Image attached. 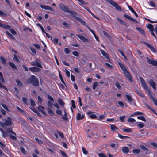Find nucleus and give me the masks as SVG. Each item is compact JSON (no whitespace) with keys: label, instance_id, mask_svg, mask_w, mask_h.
<instances>
[{"label":"nucleus","instance_id":"nucleus-1","mask_svg":"<svg viewBox=\"0 0 157 157\" xmlns=\"http://www.w3.org/2000/svg\"><path fill=\"white\" fill-rule=\"evenodd\" d=\"M28 84L31 83L33 85L37 86L39 84L38 78L35 75H32L30 78H29L26 81Z\"/></svg>","mask_w":157,"mask_h":157},{"label":"nucleus","instance_id":"nucleus-2","mask_svg":"<svg viewBox=\"0 0 157 157\" xmlns=\"http://www.w3.org/2000/svg\"><path fill=\"white\" fill-rule=\"evenodd\" d=\"M59 7L64 12H67L73 16L77 15V13L75 11L70 10L69 8L63 4H60L59 5Z\"/></svg>","mask_w":157,"mask_h":157},{"label":"nucleus","instance_id":"nucleus-3","mask_svg":"<svg viewBox=\"0 0 157 157\" xmlns=\"http://www.w3.org/2000/svg\"><path fill=\"white\" fill-rule=\"evenodd\" d=\"M7 120L2 119L0 122V125L3 127L4 126H10L12 125V118L8 117Z\"/></svg>","mask_w":157,"mask_h":157},{"label":"nucleus","instance_id":"nucleus-4","mask_svg":"<svg viewBox=\"0 0 157 157\" xmlns=\"http://www.w3.org/2000/svg\"><path fill=\"white\" fill-rule=\"evenodd\" d=\"M147 27L148 28L151 34L155 37L156 38V36L155 34L154 33V27L153 25L151 24H148L147 25Z\"/></svg>","mask_w":157,"mask_h":157},{"label":"nucleus","instance_id":"nucleus-5","mask_svg":"<svg viewBox=\"0 0 157 157\" xmlns=\"http://www.w3.org/2000/svg\"><path fill=\"white\" fill-rule=\"evenodd\" d=\"M109 2L111 5L113 6L116 9L119 11L121 10V7L116 3L112 0H109Z\"/></svg>","mask_w":157,"mask_h":157},{"label":"nucleus","instance_id":"nucleus-6","mask_svg":"<svg viewBox=\"0 0 157 157\" xmlns=\"http://www.w3.org/2000/svg\"><path fill=\"white\" fill-rule=\"evenodd\" d=\"M31 65L36 66L40 68H42L41 65V62L39 61H36L35 62H32L30 63Z\"/></svg>","mask_w":157,"mask_h":157},{"label":"nucleus","instance_id":"nucleus-7","mask_svg":"<svg viewBox=\"0 0 157 157\" xmlns=\"http://www.w3.org/2000/svg\"><path fill=\"white\" fill-rule=\"evenodd\" d=\"M146 59H147V62L148 63L151 64L153 66H157V62L156 61L149 59L147 57H146Z\"/></svg>","mask_w":157,"mask_h":157},{"label":"nucleus","instance_id":"nucleus-8","mask_svg":"<svg viewBox=\"0 0 157 157\" xmlns=\"http://www.w3.org/2000/svg\"><path fill=\"white\" fill-rule=\"evenodd\" d=\"M124 72L126 76L127 77V78H128V79L131 82H132V78L131 77V76L128 72V71L126 70L124 71Z\"/></svg>","mask_w":157,"mask_h":157},{"label":"nucleus","instance_id":"nucleus-9","mask_svg":"<svg viewBox=\"0 0 157 157\" xmlns=\"http://www.w3.org/2000/svg\"><path fill=\"white\" fill-rule=\"evenodd\" d=\"M76 35L82 41L84 42L88 41V40L85 38L83 36L79 34H76Z\"/></svg>","mask_w":157,"mask_h":157},{"label":"nucleus","instance_id":"nucleus-10","mask_svg":"<svg viewBox=\"0 0 157 157\" xmlns=\"http://www.w3.org/2000/svg\"><path fill=\"white\" fill-rule=\"evenodd\" d=\"M85 117L82 113H78L76 116V119L78 120L83 119Z\"/></svg>","mask_w":157,"mask_h":157},{"label":"nucleus","instance_id":"nucleus-11","mask_svg":"<svg viewBox=\"0 0 157 157\" xmlns=\"http://www.w3.org/2000/svg\"><path fill=\"white\" fill-rule=\"evenodd\" d=\"M29 70L32 72H38L41 70L40 69L36 67H30Z\"/></svg>","mask_w":157,"mask_h":157},{"label":"nucleus","instance_id":"nucleus-12","mask_svg":"<svg viewBox=\"0 0 157 157\" xmlns=\"http://www.w3.org/2000/svg\"><path fill=\"white\" fill-rule=\"evenodd\" d=\"M44 108H45L44 106L41 105H40L38 107V109L40 111H41L44 115L46 116L47 114L45 112L44 110Z\"/></svg>","mask_w":157,"mask_h":157},{"label":"nucleus","instance_id":"nucleus-13","mask_svg":"<svg viewBox=\"0 0 157 157\" xmlns=\"http://www.w3.org/2000/svg\"><path fill=\"white\" fill-rule=\"evenodd\" d=\"M40 6L41 8L45 10H48L51 11H53V9L49 6L43 5H40Z\"/></svg>","mask_w":157,"mask_h":157},{"label":"nucleus","instance_id":"nucleus-14","mask_svg":"<svg viewBox=\"0 0 157 157\" xmlns=\"http://www.w3.org/2000/svg\"><path fill=\"white\" fill-rule=\"evenodd\" d=\"M149 83L154 90L156 89L155 83L154 82L153 80L150 79L149 81Z\"/></svg>","mask_w":157,"mask_h":157},{"label":"nucleus","instance_id":"nucleus-15","mask_svg":"<svg viewBox=\"0 0 157 157\" xmlns=\"http://www.w3.org/2000/svg\"><path fill=\"white\" fill-rule=\"evenodd\" d=\"M100 51L102 54L107 59H109V57L108 53L105 52L104 50L101 49Z\"/></svg>","mask_w":157,"mask_h":157},{"label":"nucleus","instance_id":"nucleus-16","mask_svg":"<svg viewBox=\"0 0 157 157\" xmlns=\"http://www.w3.org/2000/svg\"><path fill=\"white\" fill-rule=\"evenodd\" d=\"M145 44L148 47V48L152 51L154 52L155 51L154 47L147 43L145 42Z\"/></svg>","mask_w":157,"mask_h":157},{"label":"nucleus","instance_id":"nucleus-17","mask_svg":"<svg viewBox=\"0 0 157 157\" xmlns=\"http://www.w3.org/2000/svg\"><path fill=\"white\" fill-rule=\"evenodd\" d=\"M124 17H125L126 18L128 19L129 20L132 21H133L135 22L137 21L135 19H134L132 18V17H130L128 15H126V14H124Z\"/></svg>","mask_w":157,"mask_h":157},{"label":"nucleus","instance_id":"nucleus-18","mask_svg":"<svg viewBox=\"0 0 157 157\" xmlns=\"http://www.w3.org/2000/svg\"><path fill=\"white\" fill-rule=\"evenodd\" d=\"M87 137L90 138L92 137L93 135H94L91 131L89 129L87 130Z\"/></svg>","mask_w":157,"mask_h":157},{"label":"nucleus","instance_id":"nucleus-19","mask_svg":"<svg viewBox=\"0 0 157 157\" xmlns=\"http://www.w3.org/2000/svg\"><path fill=\"white\" fill-rule=\"evenodd\" d=\"M52 108L49 107L47 109V111L48 114L51 116L54 115V113L51 109Z\"/></svg>","mask_w":157,"mask_h":157},{"label":"nucleus","instance_id":"nucleus-20","mask_svg":"<svg viewBox=\"0 0 157 157\" xmlns=\"http://www.w3.org/2000/svg\"><path fill=\"white\" fill-rule=\"evenodd\" d=\"M118 63L123 72L126 70V69L124 64H122L121 62H118Z\"/></svg>","mask_w":157,"mask_h":157},{"label":"nucleus","instance_id":"nucleus-21","mask_svg":"<svg viewBox=\"0 0 157 157\" xmlns=\"http://www.w3.org/2000/svg\"><path fill=\"white\" fill-rule=\"evenodd\" d=\"M0 131H1L2 133V136L3 137H6L7 136L8 133L4 131L1 128H0Z\"/></svg>","mask_w":157,"mask_h":157},{"label":"nucleus","instance_id":"nucleus-22","mask_svg":"<svg viewBox=\"0 0 157 157\" xmlns=\"http://www.w3.org/2000/svg\"><path fill=\"white\" fill-rule=\"evenodd\" d=\"M0 27L6 29H9L10 26L8 25L2 24V23L0 25Z\"/></svg>","mask_w":157,"mask_h":157},{"label":"nucleus","instance_id":"nucleus-23","mask_svg":"<svg viewBox=\"0 0 157 157\" xmlns=\"http://www.w3.org/2000/svg\"><path fill=\"white\" fill-rule=\"evenodd\" d=\"M127 99L129 102H132L133 101V99L132 97L129 95H126Z\"/></svg>","mask_w":157,"mask_h":157},{"label":"nucleus","instance_id":"nucleus-24","mask_svg":"<svg viewBox=\"0 0 157 157\" xmlns=\"http://www.w3.org/2000/svg\"><path fill=\"white\" fill-rule=\"evenodd\" d=\"M136 123L138 124H137V126L140 128H142L144 126V124L143 123H141L140 122H136Z\"/></svg>","mask_w":157,"mask_h":157},{"label":"nucleus","instance_id":"nucleus-25","mask_svg":"<svg viewBox=\"0 0 157 157\" xmlns=\"http://www.w3.org/2000/svg\"><path fill=\"white\" fill-rule=\"evenodd\" d=\"M9 64L10 65V66L13 69H16L17 68V67L15 65V64L12 62H9Z\"/></svg>","mask_w":157,"mask_h":157},{"label":"nucleus","instance_id":"nucleus-26","mask_svg":"<svg viewBox=\"0 0 157 157\" xmlns=\"http://www.w3.org/2000/svg\"><path fill=\"white\" fill-rule=\"evenodd\" d=\"M122 151L124 153H127L129 152V149L128 147H124L122 148Z\"/></svg>","mask_w":157,"mask_h":157},{"label":"nucleus","instance_id":"nucleus-27","mask_svg":"<svg viewBox=\"0 0 157 157\" xmlns=\"http://www.w3.org/2000/svg\"><path fill=\"white\" fill-rule=\"evenodd\" d=\"M0 105L7 111L9 112V110L6 105L3 103H0Z\"/></svg>","mask_w":157,"mask_h":157},{"label":"nucleus","instance_id":"nucleus-28","mask_svg":"<svg viewBox=\"0 0 157 157\" xmlns=\"http://www.w3.org/2000/svg\"><path fill=\"white\" fill-rule=\"evenodd\" d=\"M142 85L144 89L145 90H146L149 93H150V91L146 83Z\"/></svg>","mask_w":157,"mask_h":157},{"label":"nucleus","instance_id":"nucleus-29","mask_svg":"<svg viewBox=\"0 0 157 157\" xmlns=\"http://www.w3.org/2000/svg\"><path fill=\"white\" fill-rule=\"evenodd\" d=\"M110 127L111 130L113 131H115L117 129V128L114 124L111 125Z\"/></svg>","mask_w":157,"mask_h":157},{"label":"nucleus","instance_id":"nucleus-30","mask_svg":"<svg viewBox=\"0 0 157 157\" xmlns=\"http://www.w3.org/2000/svg\"><path fill=\"white\" fill-rule=\"evenodd\" d=\"M0 59L2 62V63L4 65L6 64V61L5 58H3L2 56H0Z\"/></svg>","mask_w":157,"mask_h":157},{"label":"nucleus","instance_id":"nucleus-31","mask_svg":"<svg viewBox=\"0 0 157 157\" xmlns=\"http://www.w3.org/2000/svg\"><path fill=\"white\" fill-rule=\"evenodd\" d=\"M78 20L83 25H86V22L83 20L79 18H78Z\"/></svg>","mask_w":157,"mask_h":157},{"label":"nucleus","instance_id":"nucleus-32","mask_svg":"<svg viewBox=\"0 0 157 157\" xmlns=\"http://www.w3.org/2000/svg\"><path fill=\"white\" fill-rule=\"evenodd\" d=\"M123 130L125 132H132V129L129 128H123Z\"/></svg>","mask_w":157,"mask_h":157},{"label":"nucleus","instance_id":"nucleus-33","mask_svg":"<svg viewBox=\"0 0 157 157\" xmlns=\"http://www.w3.org/2000/svg\"><path fill=\"white\" fill-rule=\"evenodd\" d=\"M110 146L115 149H117L118 148L117 145L114 143H112L110 144Z\"/></svg>","mask_w":157,"mask_h":157},{"label":"nucleus","instance_id":"nucleus-34","mask_svg":"<svg viewBox=\"0 0 157 157\" xmlns=\"http://www.w3.org/2000/svg\"><path fill=\"white\" fill-rule=\"evenodd\" d=\"M136 29L142 34H144L145 32L140 27H136Z\"/></svg>","mask_w":157,"mask_h":157},{"label":"nucleus","instance_id":"nucleus-35","mask_svg":"<svg viewBox=\"0 0 157 157\" xmlns=\"http://www.w3.org/2000/svg\"><path fill=\"white\" fill-rule=\"evenodd\" d=\"M78 1L80 3L81 5H88V3L83 1V0H78Z\"/></svg>","mask_w":157,"mask_h":157},{"label":"nucleus","instance_id":"nucleus-36","mask_svg":"<svg viewBox=\"0 0 157 157\" xmlns=\"http://www.w3.org/2000/svg\"><path fill=\"white\" fill-rule=\"evenodd\" d=\"M22 101L25 105H27V99L25 97H23L22 98Z\"/></svg>","mask_w":157,"mask_h":157},{"label":"nucleus","instance_id":"nucleus-37","mask_svg":"<svg viewBox=\"0 0 157 157\" xmlns=\"http://www.w3.org/2000/svg\"><path fill=\"white\" fill-rule=\"evenodd\" d=\"M132 152L134 154H138L140 153V150L139 149H135L133 150Z\"/></svg>","mask_w":157,"mask_h":157},{"label":"nucleus","instance_id":"nucleus-38","mask_svg":"<svg viewBox=\"0 0 157 157\" xmlns=\"http://www.w3.org/2000/svg\"><path fill=\"white\" fill-rule=\"evenodd\" d=\"M151 98L154 103L157 106V100L152 96H151Z\"/></svg>","mask_w":157,"mask_h":157},{"label":"nucleus","instance_id":"nucleus-39","mask_svg":"<svg viewBox=\"0 0 157 157\" xmlns=\"http://www.w3.org/2000/svg\"><path fill=\"white\" fill-rule=\"evenodd\" d=\"M0 81L3 83L5 82V80L3 77L2 73L0 72Z\"/></svg>","mask_w":157,"mask_h":157},{"label":"nucleus","instance_id":"nucleus-40","mask_svg":"<svg viewBox=\"0 0 157 157\" xmlns=\"http://www.w3.org/2000/svg\"><path fill=\"white\" fill-rule=\"evenodd\" d=\"M6 33L11 39H14V37H13V36L9 32L7 31L6 32Z\"/></svg>","mask_w":157,"mask_h":157},{"label":"nucleus","instance_id":"nucleus-41","mask_svg":"<svg viewBox=\"0 0 157 157\" xmlns=\"http://www.w3.org/2000/svg\"><path fill=\"white\" fill-rule=\"evenodd\" d=\"M58 102L62 106H63L64 105V103H63L62 100L60 99H58Z\"/></svg>","mask_w":157,"mask_h":157},{"label":"nucleus","instance_id":"nucleus-42","mask_svg":"<svg viewBox=\"0 0 157 157\" xmlns=\"http://www.w3.org/2000/svg\"><path fill=\"white\" fill-rule=\"evenodd\" d=\"M16 81L17 85L20 86H22V84L21 82L19 80L17 79Z\"/></svg>","mask_w":157,"mask_h":157},{"label":"nucleus","instance_id":"nucleus-43","mask_svg":"<svg viewBox=\"0 0 157 157\" xmlns=\"http://www.w3.org/2000/svg\"><path fill=\"white\" fill-rule=\"evenodd\" d=\"M119 51L120 53L124 57V58L127 60V58L126 56H125L124 52L121 50H119Z\"/></svg>","mask_w":157,"mask_h":157},{"label":"nucleus","instance_id":"nucleus-44","mask_svg":"<svg viewBox=\"0 0 157 157\" xmlns=\"http://www.w3.org/2000/svg\"><path fill=\"white\" fill-rule=\"evenodd\" d=\"M137 118L139 119L142 120L144 121H146V120L145 118L143 116L137 117Z\"/></svg>","mask_w":157,"mask_h":157},{"label":"nucleus","instance_id":"nucleus-45","mask_svg":"<svg viewBox=\"0 0 157 157\" xmlns=\"http://www.w3.org/2000/svg\"><path fill=\"white\" fill-rule=\"evenodd\" d=\"M59 78H60V79L62 82L63 83L65 86H66V85L65 84V83L64 82L63 80V77H62V75H61L60 73V71L59 70Z\"/></svg>","mask_w":157,"mask_h":157},{"label":"nucleus","instance_id":"nucleus-46","mask_svg":"<svg viewBox=\"0 0 157 157\" xmlns=\"http://www.w3.org/2000/svg\"><path fill=\"white\" fill-rule=\"evenodd\" d=\"M54 104L50 101H48L47 103V105L50 108H52V105Z\"/></svg>","mask_w":157,"mask_h":157},{"label":"nucleus","instance_id":"nucleus-47","mask_svg":"<svg viewBox=\"0 0 157 157\" xmlns=\"http://www.w3.org/2000/svg\"><path fill=\"white\" fill-rule=\"evenodd\" d=\"M13 59L14 61L17 62L18 63H19L20 62V61L19 59H18L17 56L15 55H14V56Z\"/></svg>","mask_w":157,"mask_h":157},{"label":"nucleus","instance_id":"nucleus-48","mask_svg":"<svg viewBox=\"0 0 157 157\" xmlns=\"http://www.w3.org/2000/svg\"><path fill=\"white\" fill-rule=\"evenodd\" d=\"M98 155L99 157H107V156L106 155L102 153H101L98 154Z\"/></svg>","mask_w":157,"mask_h":157},{"label":"nucleus","instance_id":"nucleus-49","mask_svg":"<svg viewBox=\"0 0 157 157\" xmlns=\"http://www.w3.org/2000/svg\"><path fill=\"white\" fill-rule=\"evenodd\" d=\"M47 97L48 99L50 101H51L52 102H54V99L50 95H47Z\"/></svg>","mask_w":157,"mask_h":157},{"label":"nucleus","instance_id":"nucleus-50","mask_svg":"<svg viewBox=\"0 0 157 157\" xmlns=\"http://www.w3.org/2000/svg\"><path fill=\"white\" fill-rule=\"evenodd\" d=\"M128 121L129 122H133L136 121V120L133 118H129L128 119Z\"/></svg>","mask_w":157,"mask_h":157},{"label":"nucleus","instance_id":"nucleus-51","mask_svg":"<svg viewBox=\"0 0 157 157\" xmlns=\"http://www.w3.org/2000/svg\"><path fill=\"white\" fill-rule=\"evenodd\" d=\"M82 148L83 153L85 155L87 154L88 153L86 149L83 147H82Z\"/></svg>","mask_w":157,"mask_h":157},{"label":"nucleus","instance_id":"nucleus-52","mask_svg":"<svg viewBox=\"0 0 157 157\" xmlns=\"http://www.w3.org/2000/svg\"><path fill=\"white\" fill-rule=\"evenodd\" d=\"M30 103L32 106L34 107L35 105V103L34 101L32 99H30Z\"/></svg>","mask_w":157,"mask_h":157},{"label":"nucleus","instance_id":"nucleus-53","mask_svg":"<svg viewBox=\"0 0 157 157\" xmlns=\"http://www.w3.org/2000/svg\"><path fill=\"white\" fill-rule=\"evenodd\" d=\"M89 117L91 119H95L97 118V117L96 116V115L94 114L90 115Z\"/></svg>","mask_w":157,"mask_h":157},{"label":"nucleus","instance_id":"nucleus-54","mask_svg":"<svg viewBox=\"0 0 157 157\" xmlns=\"http://www.w3.org/2000/svg\"><path fill=\"white\" fill-rule=\"evenodd\" d=\"M141 97H143L144 95L141 92H140L138 90H136L135 91Z\"/></svg>","mask_w":157,"mask_h":157},{"label":"nucleus","instance_id":"nucleus-55","mask_svg":"<svg viewBox=\"0 0 157 157\" xmlns=\"http://www.w3.org/2000/svg\"><path fill=\"white\" fill-rule=\"evenodd\" d=\"M98 83L97 82H95L93 84V89L94 90H95L96 88V87L97 86H98Z\"/></svg>","mask_w":157,"mask_h":157},{"label":"nucleus","instance_id":"nucleus-56","mask_svg":"<svg viewBox=\"0 0 157 157\" xmlns=\"http://www.w3.org/2000/svg\"><path fill=\"white\" fill-rule=\"evenodd\" d=\"M105 64L106 66L109 68L112 69L113 67V66L112 65H111L108 63H105Z\"/></svg>","mask_w":157,"mask_h":157},{"label":"nucleus","instance_id":"nucleus-57","mask_svg":"<svg viewBox=\"0 0 157 157\" xmlns=\"http://www.w3.org/2000/svg\"><path fill=\"white\" fill-rule=\"evenodd\" d=\"M118 104H119V105L120 106L121 108H122L124 107V104L123 102H122L121 101H118Z\"/></svg>","mask_w":157,"mask_h":157},{"label":"nucleus","instance_id":"nucleus-58","mask_svg":"<svg viewBox=\"0 0 157 157\" xmlns=\"http://www.w3.org/2000/svg\"><path fill=\"white\" fill-rule=\"evenodd\" d=\"M140 147L144 150L146 151L148 150L147 147L144 145H141L140 146Z\"/></svg>","mask_w":157,"mask_h":157},{"label":"nucleus","instance_id":"nucleus-59","mask_svg":"<svg viewBox=\"0 0 157 157\" xmlns=\"http://www.w3.org/2000/svg\"><path fill=\"white\" fill-rule=\"evenodd\" d=\"M65 72H66V75H67V76L68 77H69L70 76V72L68 70H67V69H65Z\"/></svg>","mask_w":157,"mask_h":157},{"label":"nucleus","instance_id":"nucleus-60","mask_svg":"<svg viewBox=\"0 0 157 157\" xmlns=\"http://www.w3.org/2000/svg\"><path fill=\"white\" fill-rule=\"evenodd\" d=\"M20 149L22 153H23L24 154H25V151L23 147H20Z\"/></svg>","mask_w":157,"mask_h":157},{"label":"nucleus","instance_id":"nucleus-61","mask_svg":"<svg viewBox=\"0 0 157 157\" xmlns=\"http://www.w3.org/2000/svg\"><path fill=\"white\" fill-rule=\"evenodd\" d=\"M125 118V116H121L120 117L119 119L121 122H123L124 121V120Z\"/></svg>","mask_w":157,"mask_h":157},{"label":"nucleus","instance_id":"nucleus-62","mask_svg":"<svg viewBox=\"0 0 157 157\" xmlns=\"http://www.w3.org/2000/svg\"><path fill=\"white\" fill-rule=\"evenodd\" d=\"M60 152L62 155L63 156L65 157H68L66 154L64 152L62 151H60Z\"/></svg>","mask_w":157,"mask_h":157},{"label":"nucleus","instance_id":"nucleus-63","mask_svg":"<svg viewBox=\"0 0 157 157\" xmlns=\"http://www.w3.org/2000/svg\"><path fill=\"white\" fill-rule=\"evenodd\" d=\"M72 54L76 56H79L78 53V52L76 51H73L72 52Z\"/></svg>","mask_w":157,"mask_h":157},{"label":"nucleus","instance_id":"nucleus-64","mask_svg":"<svg viewBox=\"0 0 157 157\" xmlns=\"http://www.w3.org/2000/svg\"><path fill=\"white\" fill-rule=\"evenodd\" d=\"M33 45L35 47L38 49H39L40 48V47L39 44L35 43L33 44Z\"/></svg>","mask_w":157,"mask_h":157}]
</instances>
